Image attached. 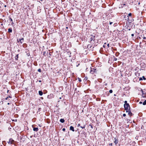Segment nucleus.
I'll list each match as a JSON object with an SVG mask.
<instances>
[{"instance_id":"obj_1","label":"nucleus","mask_w":146,"mask_h":146,"mask_svg":"<svg viewBox=\"0 0 146 146\" xmlns=\"http://www.w3.org/2000/svg\"><path fill=\"white\" fill-rule=\"evenodd\" d=\"M95 36H94L91 35L90 37V43L94 44V40H95Z\"/></svg>"},{"instance_id":"obj_2","label":"nucleus","mask_w":146,"mask_h":146,"mask_svg":"<svg viewBox=\"0 0 146 146\" xmlns=\"http://www.w3.org/2000/svg\"><path fill=\"white\" fill-rule=\"evenodd\" d=\"M125 110H126V112H127V111L130 110V107L129 104H127L124 105Z\"/></svg>"},{"instance_id":"obj_3","label":"nucleus","mask_w":146,"mask_h":146,"mask_svg":"<svg viewBox=\"0 0 146 146\" xmlns=\"http://www.w3.org/2000/svg\"><path fill=\"white\" fill-rule=\"evenodd\" d=\"M96 69L95 68H91V69L90 71V72L92 74H93L95 73H96Z\"/></svg>"},{"instance_id":"obj_4","label":"nucleus","mask_w":146,"mask_h":146,"mask_svg":"<svg viewBox=\"0 0 146 146\" xmlns=\"http://www.w3.org/2000/svg\"><path fill=\"white\" fill-rule=\"evenodd\" d=\"M14 140L12 139H10L9 141L7 142V143L9 144H13L14 142Z\"/></svg>"},{"instance_id":"obj_5","label":"nucleus","mask_w":146,"mask_h":146,"mask_svg":"<svg viewBox=\"0 0 146 146\" xmlns=\"http://www.w3.org/2000/svg\"><path fill=\"white\" fill-rule=\"evenodd\" d=\"M95 46V45L94 44H88L87 46L88 48H91L92 47H93V48Z\"/></svg>"},{"instance_id":"obj_6","label":"nucleus","mask_w":146,"mask_h":146,"mask_svg":"<svg viewBox=\"0 0 146 146\" xmlns=\"http://www.w3.org/2000/svg\"><path fill=\"white\" fill-rule=\"evenodd\" d=\"M24 38H22L21 39H19V40L18 39L17 40V41L18 42H19V41L20 42V43L21 44H22L23 42L24 41Z\"/></svg>"},{"instance_id":"obj_7","label":"nucleus","mask_w":146,"mask_h":146,"mask_svg":"<svg viewBox=\"0 0 146 146\" xmlns=\"http://www.w3.org/2000/svg\"><path fill=\"white\" fill-rule=\"evenodd\" d=\"M114 143H115V145H116L118 143V140L117 139H116V138H114Z\"/></svg>"},{"instance_id":"obj_8","label":"nucleus","mask_w":146,"mask_h":146,"mask_svg":"<svg viewBox=\"0 0 146 146\" xmlns=\"http://www.w3.org/2000/svg\"><path fill=\"white\" fill-rule=\"evenodd\" d=\"M127 112H128V115L130 116H132L133 115V113L131 112V111L130 110H129L128 111H127Z\"/></svg>"},{"instance_id":"obj_9","label":"nucleus","mask_w":146,"mask_h":146,"mask_svg":"<svg viewBox=\"0 0 146 146\" xmlns=\"http://www.w3.org/2000/svg\"><path fill=\"white\" fill-rule=\"evenodd\" d=\"M146 79L145 78L144 76H143L142 77H140L139 78V80H145Z\"/></svg>"},{"instance_id":"obj_10","label":"nucleus","mask_w":146,"mask_h":146,"mask_svg":"<svg viewBox=\"0 0 146 146\" xmlns=\"http://www.w3.org/2000/svg\"><path fill=\"white\" fill-rule=\"evenodd\" d=\"M141 91L142 93V96L143 98H144L145 97V93H143V92L142 90L141 89Z\"/></svg>"},{"instance_id":"obj_11","label":"nucleus","mask_w":146,"mask_h":146,"mask_svg":"<svg viewBox=\"0 0 146 146\" xmlns=\"http://www.w3.org/2000/svg\"><path fill=\"white\" fill-rule=\"evenodd\" d=\"M70 130L72 131H74V127L72 126H70Z\"/></svg>"},{"instance_id":"obj_12","label":"nucleus","mask_w":146,"mask_h":146,"mask_svg":"<svg viewBox=\"0 0 146 146\" xmlns=\"http://www.w3.org/2000/svg\"><path fill=\"white\" fill-rule=\"evenodd\" d=\"M38 130V128L37 127H34L33 129V131H37Z\"/></svg>"},{"instance_id":"obj_13","label":"nucleus","mask_w":146,"mask_h":146,"mask_svg":"<svg viewBox=\"0 0 146 146\" xmlns=\"http://www.w3.org/2000/svg\"><path fill=\"white\" fill-rule=\"evenodd\" d=\"M12 29L11 28H10L8 29V32L9 33H11L12 32Z\"/></svg>"},{"instance_id":"obj_14","label":"nucleus","mask_w":146,"mask_h":146,"mask_svg":"<svg viewBox=\"0 0 146 146\" xmlns=\"http://www.w3.org/2000/svg\"><path fill=\"white\" fill-rule=\"evenodd\" d=\"M38 93L39 95L40 96H42L43 94V92H42L41 91H39L38 92Z\"/></svg>"},{"instance_id":"obj_15","label":"nucleus","mask_w":146,"mask_h":146,"mask_svg":"<svg viewBox=\"0 0 146 146\" xmlns=\"http://www.w3.org/2000/svg\"><path fill=\"white\" fill-rule=\"evenodd\" d=\"M65 120L63 119H60V121L62 123H63L64 122Z\"/></svg>"},{"instance_id":"obj_16","label":"nucleus","mask_w":146,"mask_h":146,"mask_svg":"<svg viewBox=\"0 0 146 146\" xmlns=\"http://www.w3.org/2000/svg\"><path fill=\"white\" fill-rule=\"evenodd\" d=\"M18 54L15 57V58L16 60H18Z\"/></svg>"},{"instance_id":"obj_17","label":"nucleus","mask_w":146,"mask_h":146,"mask_svg":"<svg viewBox=\"0 0 146 146\" xmlns=\"http://www.w3.org/2000/svg\"><path fill=\"white\" fill-rule=\"evenodd\" d=\"M143 104L144 105H145L146 104V100H145V101L143 102Z\"/></svg>"},{"instance_id":"obj_18","label":"nucleus","mask_w":146,"mask_h":146,"mask_svg":"<svg viewBox=\"0 0 146 146\" xmlns=\"http://www.w3.org/2000/svg\"><path fill=\"white\" fill-rule=\"evenodd\" d=\"M80 127L82 129H84L85 128V125H84L83 126H80Z\"/></svg>"},{"instance_id":"obj_19","label":"nucleus","mask_w":146,"mask_h":146,"mask_svg":"<svg viewBox=\"0 0 146 146\" xmlns=\"http://www.w3.org/2000/svg\"><path fill=\"white\" fill-rule=\"evenodd\" d=\"M106 43H105L104 44V45L103 46V47L104 48H105L106 47Z\"/></svg>"},{"instance_id":"obj_20","label":"nucleus","mask_w":146,"mask_h":146,"mask_svg":"<svg viewBox=\"0 0 146 146\" xmlns=\"http://www.w3.org/2000/svg\"><path fill=\"white\" fill-rule=\"evenodd\" d=\"M78 81L79 82H81L82 81V80L80 78H78Z\"/></svg>"},{"instance_id":"obj_21","label":"nucleus","mask_w":146,"mask_h":146,"mask_svg":"<svg viewBox=\"0 0 146 146\" xmlns=\"http://www.w3.org/2000/svg\"><path fill=\"white\" fill-rule=\"evenodd\" d=\"M38 72H41V69H40V68H39L38 69Z\"/></svg>"},{"instance_id":"obj_22","label":"nucleus","mask_w":146,"mask_h":146,"mask_svg":"<svg viewBox=\"0 0 146 146\" xmlns=\"http://www.w3.org/2000/svg\"><path fill=\"white\" fill-rule=\"evenodd\" d=\"M47 98H49V99L51 98V97L50 95H48L47 96Z\"/></svg>"},{"instance_id":"obj_23","label":"nucleus","mask_w":146,"mask_h":146,"mask_svg":"<svg viewBox=\"0 0 146 146\" xmlns=\"http://www.w3.org/2000/svg\"><path fill=\"white\" fill-rule=\"evenodd\" d=\"M124 104H129L128 103H127V101H124Z\"/></svg>"},{"instance_id":"obj_24","label":"nucleus","mask_w":146,"mask_h":146,"mask_svg":"<svg viewBox=\"0 0 146 146\" xmlns=\"http://www.w3.org/2000/svg\"><path fill=\"white\" fill-rule=\"evenodd\" d=\"M113 92V91L112 90H109V92L110 93H112Z\"/></svg>"},{"instance_id":"obj_25","label":"nucleus","mask_w":146,"mask_h":146,"mask_svg":"<svg viewBox=\"0 0 146 146\" xmlns=\"http://www.w3.org/2000/svg\"><path fill=\"white\" fill-rule=\"evenodd\" d=\"M131 13H129V14H128V15L129 16H131Z\"/></svg>"},{"instance_id":"obj_26","label":"nucleus","mask_w":146,"mask_h":146,"mask_svg":"<svg viewBox=\"0 0 146 146\" xmlns=\"http://www.w3.org/2000/svg\"><path fill=\"white\" fill-rule=\"evenodd\" d=\"M9 19L11 21L13 22V20L11 17H10Z\"/></svg>"},{"instance_id":"obj_27","label":"nucleus","mask_w":146,"mask_h":146,"mask_svg":"<svg viewBox=\"0 0 146 146\" xmlns=\"http://www.w3.org/2000/svg\"><path fill=\"white\" fill-rule=\"evenodd\" d=\"M126 114H125V113H124V114H123V116H124V117H125V116H126Z\"/></svg>"},{"instance_id":"obj_28","label":"nucleus","mask_w":146,"mask_h":146,"mask_svg":"<svg viewBox=\"0 0 146 146\" xmlns=\"http://www.w3.org/2000/svg\"><path fill=\"white\" fill-rule=\"evenodd\" d=\"M117 60V58H114V60H115V61H116V60Z\"/></svg>"},{"instance_id":"obj_29","label":"nucleus","mask_w":146,"mask_h":146,"mask_svg":"<svg viewBox=\"0 0 146 146\" xmlns=\"http://www.w3.org/2000/svg\"><path fill=\"white\" fill-rule=\"evenodd\" d=\"M46 52H43V55H44V54H46Z\"/></svg>"},{"instance_id":"obj_30","label":"nucleus","mask_w":146,"mask_h":146,"mask_svg":"<svg viewBox=\"0 0 146 146\" xmlns=\"http://www.w3.org/2000/svg\"><path fill=\"white\" fill-rule=\"evenodd\" d=\"M65 130V129L64 128L62 129V131H64Z\"/></svg>"},{"instance_id":"obj_31","label":"nucleus","mask_w":146,"mask_h":146,"mask_svg":"<svg viewBox=\"0 0 146 146\" xmlns=\"http://www.w3.org/2000/svg\"><path fill=\"white\" fill-rule=\"evenodd\" d=\"M109 145H111V146H112V143H110Z\"/></svg>"},{"instance_id":"obj_32","label":"nucleus","mask_w":146,"mask_h":146,"mask_svg":"<svg viewBox=\"0 0 146 146\" xmlns=\"http://www.w3.org/2000/svg\"><path fill=\"white\" fill-rule=\"evenodd\" d=\"M107 46H108V47H109V46H110V44H107Z\"/></svg>"},{"instance_id":"obj_33","label":"nucleus","mask_w":146,"mask_h":146,"mask_svg":"<svg viewBox=\"0 0 146 146\" xmlns=\"http://www.w3.org/2000/svg\"><path fill=\"white\" fill-rule=\"evenodd\" d=\"M113 23V22H110V24L111 25Z\"/></svg>"},{"instance_id":"obj_34","label":"nucleus","mask_w":146,"mask_h":146,"mask_svg":"<svg viewBox=\"0 0 146 146\" xmlns=\"http://www.w3.org/2000/svg\"><path fill=\"white\" fill-rule=\"evenodd\" d=\"M8 98H9V97H6V98H5V99L6 100H7V99H8Z\"/></svg>"},{"instance_id":"obj_35","label":"nucleus","mask_w":146,"mask_h":146,"mask_svg":"<svg viewBox=\"0 0 146 146\" xmlns=\"http://www.w3.org/2000/svg\"><path fill=\"white\" fill-rule=\"evenodd\" d=\"M143 38V39H146V37H144Z\"/></svg>"},{"instance_id":"obj_36","label":"nucleus","mask_w":146,"mask_h":146,"mask_svg":"<svg viewBox=\"0 0 146 146\" xmlns=\"http://www.w3.org/2000/svg\"><path fill=\"white\" fill-rule=\"evenodd\" d=\"M80 124H78V126L79 127V126H80Z\"/></svg>"},{"instance_id":"obj_37","label":"nucleus","mask_w":146,"mask_h":146,"mask_svg":"<svg viewBox=\"0 0 146 146\" xmlns=\"http://www.w3.org/2000/svg\"><path fill=\"white\" fill-rule=\"evenodd\" d=\"M134 34H131V36H134Z\"/></svg>"},{"instance_id":"obj_38","label":"nucleus","mask_w":146,"mask_h":146,"mask_svg":"<svg viewBox=\"0 0 146 146\" xmlns=\"http://www.w3.org/2000/svg\"><path fill=\"white\" fill-rule=\"evenodd\" d=\"M79 65V64H77V65H76V66L77 67H78V66Z\"/></svg>"},{"instance_id":"obj_39","label":"nucleus","mask_w":146,"mask_h":146,"mask_svg":"<svg viewBox=\"0 0 146 146\" xmlns=\"http://www.w3.org/2000/svg\"><path fill=\"white\" fill-rule=\"evenodd\" d=\"M139 104H141L142 103V102H139Z\"/></svg>"},{"instance_id":"obj_40","label":"nucleus","mask_w":146,"mask_h":146,"mask_svg":"<svg viewBox=\"0 0 146 146\" xmlns=\"http://www.w3.org/2000/svg\"><path fill=\"white\" fill-rule=\"evenodd\" d=\"M14 24V23L13 22H12L11 23L12 25H13Z\"/></svg>"},{"instance_id":"obj_41","label":"nucleus","mask_w":146,"mask_h":146,"mask_svg":"<svg viewBox=\"0 0 146 146\" xmlns=\"http://www.w3.org/2000/svg\"><path fill=\"white\" fill-rule=\"evenodd\" d=\"M9 104H10V103H7V104H8V105H9Z\"/></svg>"},{"instance_id":"obj_42","label":"nucleus","mask_w":146,"mask_h":146,"mask_svg":"<svg viewBox=\"0 0 146 146\" xmlns=\"http://www.w3.org/2000/svg\"><path fill=\"white\" fill-rule=\"evenodd\" d=\"M39 82H41V80H39Z\"/></svg>"},{"instance_id":"obj_43","label":"nucleus","mask_w":146,"mask_h":146,"mask_svg":"<svg viewBox=\"0 0 146 146\" xmlns=\"http://www.w3.org/2000/svg\"><path fill=\"white\" fill-rule=\"evenodd\" d=\"M66 29H68V27H66Z\"/></svg>"},{"instance_id":"obj_44","label":"nucleus","mask_w":146,"mask_h":146,"mask_svg":"<svg viewBox=\"0 0 146 146\" xmlns=\"http://www.w3.org/2000/svg\"><path fill=\"white\" fill-rule=\"evenodd\" d=\"M6 7V5H5V7Z\"/></svg>"},{"instance_id":"obj_45","label":"nucleus","mask_w":146,"mask_h":146,"mask_svg":"<svg viewBox=\"0 0 146 146\" xmlns=\"http://www.w3.org/2000/svg\"><path fill=\"white\" fill-rule=\"evenodd\" d=\"M8 97H9V98H11V97H10V96H9Z\"/></svg>"},{"instance_id":"obj_46","label":"nucleus","mask_w":146,"mask_h":146,"mask_svg":"<svg viewBox=\"0 0 146 146\" xmlns=\"http://www.w3.org/2000/svg\"><path fill=\"white\" fill-rule=\"evenodd\" d=\"M9 90H7V92H9Z\"/></svg>"},{"instance_id":"obj_47","label":"nucleus","mask_w":146,"mask_h":146,"mask_svg":"<svg viewBox=\"0 0 146 146\" xmlns=\"http://www.w3.org/2000/svg\"><path fill=\"white\" fill-rule=\"evenodd\" d=\"M143 127V126H142V127ZM141 128H142V127H141Z\"/></svg>"},{"instance_id":"obj_48","label":"nucleus","mask_w":146,"mask_h":146,"mask_svg":"<svg viewBox=\"0 0 146 146\" xmlns=\"http://www.w3.org/2000/svg\"><path fill=\"white\" fill-rule=\"evenodd\" d=\"M39 126H40V127H41V126H40V125H39Z\"/></svg>"},{"instance_id":"obj_49","label":"nucleus","mask_w":146,"mask_h":146,"mask_svg":"<svg viewBox=\"0 0 146 146\" xmlns=\"http://www.w3.org/2000/svg\"><path fill=\"white\" fill-rule=\"evenodd\" d=\"M91 127L92 128V126H91Z\"/></svg>"},{"instance_id":"obj_50","label":"nucleus","mask_w":146,"mask_h":146,"mask_svg":"<svg viewBox=\"0 0 146 146\" xmlns=\"http://www.w3.org/2000/svg\"><path fill=\"white\" fill-rule=\"evenodd\" d=\"M114 96H116V95H115V94H114Z\"/></svg>"},{"instance_id":"obj_51","label":"nucleus","mask_w":146,"mask_h":146,"mask_svg":"<svg viewBox=\"0 0 146 146\" xmlns=\"http://www.w3.org/2000/svg\"><path fill=\"white\" fill-rule=\"evenodd\" d=\"M41 1H43V0H40Z\"/></svg>"}]
</instances>
